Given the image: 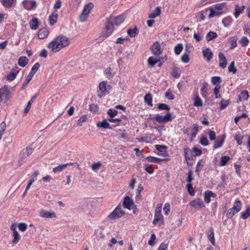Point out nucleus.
Instances as JSON below:
<instances>
[{
    "label": "nucleus",
    "instance_id": "f257e3e1",
    "mask_svg": "<svg viewBox=\"0 0 250 250\" xmlns=\"http://www.w3.org/2000/svg\"><path fill=\"white\" fill-rule=\"evenodd\" d=\"M70 42L67 37L63 35H60L49 42L47 47L51 49L52 52L56 53L62 48L68 46Z\"/></svg>",
    "mask_w": 250,
    "mask_h": 250
},
{
    "label": "nucleus",
    "instance_id": "f03ea898",
    "mask_svg": "<svg viewBox=\"0 0 250 250\" xmlns=\"http://www.w3.org/2000/svg\"><path fill=\"white\" fill-rule=\"evenodd\" d=\"M241 202L239 200H236L233 204V207L228 210L226 214L227 217L229 219L231 218L241 210Z\"/></svg>",
    "mask_w": 250,
    "mask_h": 250
},
{
    "label": "nucleus",
    "instance_id": "7ed1b4c3",
    "mask_svg": "<svg viewBox=\"0 0 250 250\" xmlns=\"http://www.w3.org/2000/svg\"><path fill=\"white\" fill-rule=\"evenodd\" d=\"M94 4L92 2H89L84 5L82 13L79 17V20L81 22H83L86 21L88 16L91 10L93 8Z\"/></svg>",
    "mask_w": 250,
    "mask_h": 250
},
{
    "label": "nucleus",
    "instance_id": "20e7f679",
    "mask_svg": "<svg viewBox=\"0 0 250 250\" xmlns=\"http://www.w3.org/2000/svg\"><path fill=\"white\" fill-rule=\"evenodd\" d=\"M11 93L8 88V86L5 85L0 89V103L3 100L7 102L11 97Z\"/></svg>",
    "mask_w": 250,
    "mask_h": 250
},
{
    "label": "nucleus",
    "instance_id": "39448f33",
    "mask_svg": "<svg viewBox=\"0 0 250 250\" xmlns=\"http://www.w3.org/2000/svg\"><path fill=\"white\" fill-rule=\"evenodd\" d=\"M125 212L122 209V208L119 205L108 216V219L110 220H116L122 217Z\"/></svg>",
    "mask_w": 250,
    "mask_h": 250
},
{
    "label": "nucleus",
    "instance_id": "423d86ee",
    "mask_svg": "<svg viewBox=\"0 0 250 250\" xmlns=\"http://www.w3.org/2000/svg\"><path fill=\"white\" fill-rule=\"evenodd\" d=\"M164 222L163 216L161 214V207H157L155 211L154 218L153 221V224H158L160 226Z\"/></svg>",
    "mask_w": 250,
    "mask_h": 250
},
{
    "label": "nucleus",
    "instance_id": "0eeeda50",
    "mask_svg": "<svg viewBox=\"0 0 250 250\" xmlns=\"http://www.w3.org/2000/svg\"><path fill=\"white\" fill-rule=\"evenodd\" d=\"M154 119L159 123H167L169 121H171L172 120L171 118V114L169 112L167 113V114L165 116L157 114L154 117L151 119V120Z\"/></svg>",
    "mask_w": 250,
    "mask_h": 250
},
{
    "label": "nucleus",
    "instance_id": "6e6552de",
    "mask_svg": "<svg viewBox=\"0 0 250 250\" xmlns=\"http://www.w3.org/2000/svg\"><path fill=\"white\" fill-rule=\"evenodd\" d=\"M114 26L112 22L110 21L109 19L106 20V24L105 25V31L103 33V36L104 37H107L110 36L114 30Z\"/></svg>",
    "mask_w": 250,
    "mask_h": 250
},
{
    "label": "nucleus",
    "instance_id": "1a4fd4ad",
    "mask_svg": "<svg viewBox=\"0 0 250 250\" xmlns=\"http://www.w3.org/2000/svg\"><path fill=\"white\" fill-rule=\"evenodd\" d=\"M189 205L191 207L198 210L205 207L204 202L200 198L192 200L190 202Z\"/></svg>",
    "mask_w": 250,
    "mask_h": 250
},
{
    "label": "nucleus",
    "instance_id": "9d476101",
    "mask_svg": "<svg viewBox=\"0 0 250 250\" xmlns=\"http://www.w3.org/2000/svg\"><path fill=\"white\" fill-rule=\"evenodd\" d=\"M22 5L27 10H32L37 6L36 2L33 0H24L22 2Z\"/></svg>",
    "mask_w": 250,
    "mask_h": 250
},
{
    "label": "nucleus",
    "instance_id": "9b49d317",
    "mask_svg": "<svg viewBox=\"0 0 250 250\" xmlns=\"http://www.w3.org/2000/svg\"><path fill=\"white\" fill-rule=\"evenodd\" d=\"M10 229L13 231V239L12 240V243L13 244H17L21 239V237L16 229V226L12 225Z\"/></svg>",
    "mask_w": 250,
    "mask_h": 250
},
{
    "label": "nucleus",
    "instance_id": "f8f14e48",
    "mask_svg": "<svg viewBox=\"0 0 250 250\" xmlns=\"http://www.w3.org/2000/svg\"><path fill=\"white\" fill-rule=\"evenodd\" d=\"M115 26H119L125 20L123 15H119L117 17H110L108 18Z\"/></svg>",
    "mask_w": 250,
    "mask_h": 250
},
{
    "label": "nucleus",
    "instance_id": "ddd939ff",
    "mask_svg": "<svg viewBox=\"0 0 250 250\" xmlns=\"http://www.w3.org/2000/svg\"><path fill=\"white\" fill-rule=\"evenodd\" d=\"M39 216L44 218H53L56 217L55 212H49L44 209L40 211Z\"/></svg>",
    "mask_w": 250,
    "mask_h": 250
},
{
    "label": "nucleus",
    "instance_id": "4468645a",
    "mask_svg": "<svg viewBox=\"0 0 250 250\" xmlns=\"http://www.w3.org/2000/svg\"><path fill=\"white\" fill-rule=\"evenodd\" d=\"M151 50L152 53L155 55H159L163 51V49L158 42H155L153 43L151 47Z\"/></svg>",
    "mask_w": 250,
    "mask_h": 250
},
{
    "label": "nucleus",
    "instance_id": "2eb2a0df",
    "mask_svg": "<svg viewBox=\"0 0 250 250\" xmlns=\"http://www.w3.org/2000/svg\"><path fill=\"white\" fill-rule=\"evenodd\" d=\"M106 83V81H103L99 84V88L100 91V93H98V95L100 98L105 95V94L107 93Z\"/></svg>",
    "mask_w": 250,
    "mask_h": 250
},
{
    "label": "nucleus",
    "instance_id": "dca6fc26",
    "mask_svg": "<svg viewBox=\"0 0 250 250\" xmlns=\"http://www.w3.org/2000/svg\"><path fill=\"white\" fill-rule=\"evenodd\" d=\"M203 56L205 58L206 60L208 62H209L213 57V53L211 49L207 47L205 49H203Z\"/></svg>",
    "mask_w": 250,
    "mask_h": 250
},
{
    "label": "nucleus",
    "instance_id": "f3484780",
    "mask_svg": "<svg viewBox=\"0 0 250 250\" xmlns=\"http://www.w3.org/2000/svg\"><path fill=\"white\" fill-rule=\"evenodd\" d=\"M219 66L222 68H225L227 64V61L226 57L222 52H219L218 54Z\"/></svg>",
    "mask_w": 250,
    "mask_h": 250
},
{
    "label": "nucleus",
    "instance_id": "a211bd4d",
    "mask_svg": "<svg viewBox=\"0 0 250 250\" xmlns=\"http://www.w3.org/2000/svg\"><path fill=\"white\" fill-rule=\"evenodd\" d=\"M124 208H126L129 210L131 209V207L134 206V202L128 196H125L124 198L123 202Z\"/></svg>",
    "mask_w": 250,
    "mask_h": 250
},
{
    "label": "nucleus",
    "instance_id": "6ab92c4d",
    "mask_svg": "<svg viewBox=\"0 0 250 250\" xmlns=\"http://www.w3.org/2000/svg\"><path fill=\"white\" fill-rule=\"evenodd\" d=\"M216 197V194L213 192L211 191H206L204 193V200L206 203H210L211 200L210 198H215Z\"/></svg>",
    "mask_w": 250,
    "mask_h": 250
},
{
    "label": "nucleus",
    "instance_id": "aec40b11",
    "mask_svg": "<svg viewBox=\"0 0 250 250\" xmlns=\"http://www.w3.org/2000/svg\"><path fill=\"white\" fill-rule=\"evenodd\" d=\"M225 137L223 136H218L217 139L215 140L214 144L213 146L214 149H216L219 147H221L224 142Z\"/></svg>",
    "mask_w": 250,
    "mask_h": 250
},
{
    "label": "nucleus",
    "instance_id": "412c9836",
    "mask_svg": "<svg viewBox=\"0 0 250 250\" xmlns=\"http://www.w3.org/2000/svg\"><path fill=\"white\" fill-rule=\"evenodd\" d=\"M208 237L212 245H215V238L214 230L212 228H210L207 232Z\"/></svg>",
    "mask_w": 250,
    "mask_h": 250
},
{
    "label": "nucleus",
    "instance_id": "4be33fe9",
    "mask_svg": "<svg viewBox=\"0 0 250 250\" xmlns=\"http://www.w3.org/2000/svg\"><path fill=\"white\" fill-rule=\"evenodd\" d=\"M209 10L210 11V14L208 15V18L209 19L212 18L215 16H220L223 13V11H219L216 10L213 7H209Z\"/></svg>",
    "mask_w": 250,
    "mask_h": 250
},
{
    "label": "nucleus",
    "instance_id": "5701e85b",
    "mask_svg": "<svg viewBox=\"0 0 250 250\" xmlns=\"http://www.w3.org/2000/svg\"><path fill=\"white\" fill-rule=\"evenodd\" d=\"M97 126L103 128L112 129V127L110 125L108 121L106 119L103 120L102 122H98L97 124Z\"/></svg>",
    "mask_w": 250,
    "mask_h": 250
},
{
    "label": "nucleus",
    "instance_id": "b1692460",
    "mask_svg": "<svg viewBox=\"0 0 250 250\" xmlns=\"http://www.w3.org/2000/svg\"><path fill=\"white\" fill-rule=\"evenodd\" d=\"M49 32L48 30L45 28L41 29L38 32V37L40 39H44L48 35Z\"/></svg>",
    "mask_w": 250,
    "mask_h": 250
},
{
    "label": "nucleus",
    "instance_id": "393cba45",
    "mask_svg": "<svg viewBox=\"0 0 250 250\" xmlns=\"http://www.w3.org/2000/svg\"><path fill=\"white\" fill-rule=\"evenodd\" d=\"M246 6L243 5L240 7L238 5H235V12L234 13V16L236 19L238 18L240 14L242 13L245 10Z\"/></svg>",
    "mask_w": 250,
    "mask_h": 250
},
{
    "label": "nucleus",
    "instance_id": "a878e982",
    "mask_svg": "<svg viewBox=\"0 0 250 250\" xmlns=\"http://www.w3.org/2000/svg\"><path fill=\"white\" fill-rule=\"evenodd\" d=\"M113 70V68H112L111 67H108L104 70V74L106 78L111 79L114 77L115 73H112Z\"/></svg>",
    "mask_w": 250,
    "mask_h": 250
},
{
    "label": "nucleus",
    "instance_id": "bb28decb",
    "mask_svg": "<svg viewBox=\"0 0 250 250\" xmlns=\"http://www.w3.org/2000/svg\"><path fill=\"white\" fill-rule=\"evenodd\" d=\"M144 101L149 106H152V96L150 93L146 94L144 97Z\"/></svg>",
    "mask_w": 250,
    "mask_h": 250
},
{
    "label": "nucleus",
    "instance_id": "cd10ccee",
    "mask_svg": "<svg viewBox=\"0 0 250 250\" xmlns=\"http://www.w3.org/2000/svg\"><path fill=\"white\" fill-rule=\"evenodd\" d=\"M28 62V60L25 56H21L18 60V64L22 67H24Z\"/></svg>",
    "mask_w": 250,
    "mask_h": 250
},
{
    "label": "nucleus",
    "instance_id": "c85d7f7f",
    "mask_svg": "<svg viewBox=\"0 0 250 250\" xmlns=\"http://www.w3.org/2000/svg\"><path fill=\"white\" fill-rule=\"evenodd\" d=\"M159 61V59H158L157 57L151 56L148 59L147 62L148 64L150 66L152 67L154 66Z\"/></svg>",
    "mask_w": 250,
    "mask_h": 250
},
{
    "label": "nucleus",
    "instance_id": "c756f323",
    "mask_svg": "<svg viewBox=\"0 0 250 250\" xmlns=\"http://www.w3.org/2000/svg\"><path fill=\"white\" fill-rule=\"evenodd\" d=\"M39 25V21L37 18H33L30 22V27L33 30L37 29Z\"/></svg>",
    "mask_w": 250,
    "mask_h": 250
},
{
    "label": "nucleus",
    "instance_id": "7c9ffc66",
    "mask_svg": "<svg viewBox=\"0 0 250 250\" xmlns=\"http://www.w3.org/2000/svg\"><path fill=\"white\" fill-rule=\"evenodd\" d=\"M161 8L160 7H157L154 12L149 14L148 17L151 19L155 18L161 14Z\"/></svg>",
    "mask_w": 250,
    "mask_h": 250
},
{
    "label": "nucleus",
    "instance_id": "2f4dec72",
    "mask_svg": "<svg viewBox=\"0 0 250 250\" xmlns=\"http://www.w3.org/2000/svg\"><path fill=\"white\" fill-rule=\"evenodd\" d=\"M217 37V34L216 32L209 31L207 34L206 39L207 42H209Z\"/></svg>",
    "mask_w": 250,
    "mask_h": 250
},
{
    "label": "nucleus",
    "instance_id": "473e14b6",
    "mask_svg": "<svg viewBox=\"0 0 250 250\" xmlns=\"http://www.w3.org/2000/svg\"><path fill=\"white\" fill-rule=\"evenodd\" d=\"M128 35L131 38L135 37L139 33L137 27H134L133 29H129L127 30Z\"/></svg>",
    "mask_w": 250,
    "mask_h": 250
},
{
    "label": "nucleus",
    "instance_id": "72a5a7b5",
    "mask_svg": "<svg viewBox=\"0 0 250 250\" xmlns=\"http://www.w3.org/2000/svg\"><path fill=\"white\" fill-rule=\"evenodd\" d=\"M57 14L55 13H52V14L49 16V18L50 24L52 25L55 24L57 21Z\"/></svg>",
    "mask_w": 250,
    "mask_h": 250
},
{
    "label": "nucleus",
    "instance_id": "f704fd0d",
    "mask_svg": "<svg viewBox=\"0 0 250 250\" xmlns=\"http://www.w3.org/2000/svg\"><path fill=\"white\" fill-rule=\"evenodd\" d=\"M229 104V100H225L224 99H222L220 103H219L220 109L221 110L225 109Z\"/></svg>",
    "mask_w": 250,
    "mask_h": 250
},
{
    "label": "nucleus",
    "instance_id": "c9c22d12",
    "mask_svg": "<svg viewBox=\"0 0 250 250\" xmlns=\"http://www.w3.org/2000/svg\"><path fill=\"white\" fill-rule=\"evenodd\" d=\"M16 0H1V2L4 7L9 8L16 2Z\"/></svg>",
    "mask_w": 250,
    "mask_h": 250
},
{
    "label": "nucleus",
    "instance_id": "e433bc0d",
    "mask_svg": "<svg viewBox=\"0 0 250 250\" xmlns=\"http://www.w3.org/2000/svg\"><path fill=\"white\" fill-rule=\"evenodd\" d=\"M208 84L207 83H204L203 86L201 89L200 92L201 94L203 97L206 98L207 97V94L208 91Z\"/></svg>",
    "mask_w": 250,
    "mask_h": 250
},
{
    "label": "nucleus",
    "instance_id": "4c0bfd02",
    "mask_svg": "<svg viewBox=\"0 0 250 250\" xmlns=\"http://www.w3.org/2000/svg\"><path fill=\"white\" fill-rule=\"evenodd\" d=\"M181 75V70L178 67H175L173 69L171 75L174 78H178Z\"/></svg>",
    "mask_w": 250,
    "mask_h": 250
},
{
    "label": "nucleus",
    "instance_id": "58836bf2",
    "mask_svg": "<svg viewBox=\"0 0 250 250\" xmlns=\"http://www.w3.org/2000/svg\"><path fill=\"white\" fill-rule=\"evenodd\" d=\"M18 72H10L7 76H5V78L7 80L9 81H12L14 80L18 74Z\"/></svg>",
    "mask_w": 250,
    "mask_h": 250
},
{
    "label": "nucleus",
    "instance_id": "ea45409f",
    "mask_svg": "<svg viewBox=\"0 0 250 250\" xmlns=\"http://www.w3.org/2000/svg\"><path fill=\"white\" fill-rule=\"evenodd\" d=\"M40 66L39 62H36L32 67L29 74L33 77L34 75L36 73Z\"/></svg>",
    "mask_w": 250,
    "mask_h": 250
},
{
    "label": "nucleus",
    "instance_id": "a19ab883",
    "mask_svg": "<svg viewBox=\"0 0 250 250\" xmlns=\"http://www.w3.org/2000/svg\"><path fill=\"white\" fill-rule=\"evenodd\" d=\"M232 22V19L230 17H227L222 20V22L225 27L229 26Z\"/></svg>",
    "mask_w": 250,
    "mask_h": 250
},
{
    "label": "nucleus",
    "instance_id": "79ce46f5",
    "mask_svg": "<svg viewBox=\"0 0 250 250\" xmlns=\"http://www.w3.org/2000/svg\"><path fill=\"white\" fill-rule=\"evenodd\" d=\"M237 39L236 37H232L230 38L229 41L230 43V49H233L237 46Z\"/></svg>",
    "mask_w": 250,
    "mask_h": 250
},
{
    "label": "nucleus",
    "instance_id": "37998d69",
    "mask_svg": "<svg viewBox=\"0 0 250 250\" xmlns=\"http://www.w3.org/2000/svg\"><path fill=\"white\" fill-rule=\"evenodd\" d=\"M193 105L196 107L202 106L203 102L198 95H196L194 100Z\"/></svg>",
    "mask_w": 250,
    "mask_h": 250
},
{
    "label": "nucleus",
    "instance_id": "c03bdc74",
    "mask_svg": "<svg viewBox=\"0 0 250 250\" xmlns=\"http://www.w3.org/2000/svg\"><path fill=\"white\" fill-rule=\"evenodd\" d=\"M212 83L216 85H220L221 78L218 76H213L211 79Z\"/></svg>",
    "mask_w": 250,
    "mask_h": 250
},
{
    "label": "nucleus",
    "instance_id": "a18cd8bd",
    "mask_svg": "<svg viewBox=\"0 0 250 250\" xmlns=\"http://www.w3.org/2000/svg\"><path fill=\"white\" fill-rule=\"evenodd\" d=\"M250 216V207H248L246 210L244 211V212H242L241 213V217H242V218H243V219H247L249 216Z\"/></svg>",
    "mask_w": 250,
    "mask_h": 250
},
{
    "label": "nucleus",
    "instance_id": "49530a36",
    "mask_svg": "<svg viewBox=\"0 0 250 250\" xmlns=\"http://www.w3.org/2000/svg\"><path fill=\"white\" fill-rule=\"evenodd\" d=\"M230 160V157L228 156H224L221 157L220 161V165L221 166H224L226 165L227 163Z\"/></svg>",
    "mask_w": 250,
    "mask_h": 250
},
{
    "label": "nucleus",
    "instance_id": "de8ad7c7",
    "mask_svg": "<svg viewBox=\"0 0 250 250\" xmlns=\"http://www.w3.org/2000/svg\"><path fill=\"white\" fill-rule=\"evenodd\" d=\"M243 137L240 135L239 132H237L234 136V139L236 141L237 143L239 145H241L242 144Z\"/></svg>",
    "mask_w": 250,
    "mask_h": 250
},
{
    "label": "nucleus",
    "instance_id": "09e8293b",
    "mask_svg": "<svg viewBox=\"0 0 250 250\" xmlns=\"http://www.w3.org/2000/svg\"><path fill=\"white\" fill-rule=\"evenodd\" d=\"M204 35L202 33H195L193 35L194 39L197 42H199L201 41L203 38Z\"/></svg>",
    "mask_w": 250,
    "mask_h": 250
},
{
    "label": "nucleus",
    "instance_id": "8fccbe9b",
    "mask_svg": "<svg viewBox=\"0 0 250 250\" xmlns=\"http://www.w3.org/2000/svg\"><path fill=\"white\" fill-rule=\"evenodd\" d=\"M183 47L181 43L176 45L174 48V52L176 55H179L183 50Z\"/></svg>",
    "mask_w": 250,
    "mask_h": 250
},
{
    "label": "nucleus",
    "instance_id": "3c124183",
    "mask_svg": "<svg viewBox=\"0 0 250 250\" xmlns=\"http://www.w3.org/2000/svg\"><path fill=\"white\" fill-rule=\"evenodd\" d=\"M249 40L246 37H242L239 41V43L243 47L247 46L248 45Z\"/></svg>",
    "mask_w": 250,
    "mask_h": 250
},
{
    "label": "nucleus",
    "instance_id": "603ef678",
    "mask_svg": "<svg viewBox=\"0 0 250 250\" xmlns=\"http://www.w3.org/2000/svg\"><path fill=\"white\" fill-rule=\"evenodd\" d=\"M235 62L234 61L232 62L229 64L228 70L229 72H232L233 74H235L237 72V69L234 66Z\"/></svg>",
    "mask_w": 250,
    "mask_h": 250
},
{
    "label": "nucleus",
    "instance_id": "864d4df0",
    "mask_svg": "<svg viewBox=\"0 0 250 250\" xmlns=\"http://www.w3.org/2000/svg\"><path fill=\"white\" fill-rule=\"evenodd\" d=\"M146 159L148 162H153V163H159L160 161H161V159H160L159 158L153 157V156H148L146 158Z\"/></svg>",
    "mask_w": 250,
    "mask_h": 250
},
{
    "label": "nucleus",
    "instance_id": "5fc2aeb1",
    "mask_svg": "<svg viewBox=\"0 0 250 250\" xmlns=\"http://www.w3.org/2000/svg\"><path fill=\"white\" fill-rule=\"evenodd\" d=\"M107 113L109 116L110 118H113L117 115L118 111L116 110L110 108L108 110Z\"/></svg>",
    "mask_w": 250,
    "mask_h": 250
},
{
    "label": "nucleus",
    "instance_id": "6e6d98bb",
    "mask_svg": "<svg viewBox=\"0 0 250 250\" xmlns=\"http://www.w3.org/2000/svg\"><path fill=\"white\" fill-rule=\"evenodd\" d=\"M221 88L220 85H216L214 89V93L215 95V98L218 99L221 97V95L219 94L220 89Z\"/></svg>",
    "mask_w": 250,
    "mask_h": 250
},
{
    "label": "nucleus",
    "instance_id": "4d7b16f0",
    "mask_svg": "<svg viewBox=\"0 0 250 250\" xmlns=\"http://www.w3.org/2000/svg\"><path fill=\"white\" fill-rule=\"evenodd\" d=\"M32 78H33V76H32L31 75L28 74V75H27V76L26 78L25 81L23 82V83L22 84V86L21 87L22 89H23L25 87H26V85L31 80Z\"/></svg>",
    "mask_w": 250,
    "mask_h": 250
},
{
    "label": "nucleus",
    "instance_id": "13d9d810",
    "mask_svg": "<svg viewBox=\"0 0 250 250\" xmlns=\"http://www.w3.org/2000/svg\"><path fill=\"white\" fill-rule=\"evenodd\" d=\"M225 3H217L214 5V8L219 11H222L223 9L225 6Z\"/></svg>",
    "mask_w": 250,
    "mask_h": 250
},
{
    "label": "nucleus",
    "instance_id": "bf43d9fd",
    "mask_svg": "<svg viewBox=\"0 0 250 250\" xmlns=\"http://www.w3.org/2000/svg\"><path fill=\"white\" fill-rule=\"evenodd\" d=\"M187 187L189 194L191 196H194L195 194V191L193 188H192V184L191 183L188 184L187 185Z\"/></svg>",
    "mask_w": 250,
    "mask_h": 250
},
{
    "label": "nucleus",
    "instance_id": "052dcab7",
    "mask_svg": "<svg viewBox=\"0 0 250 250\" xmlns=\"http://www.w3.org/2000/svg\"><path fill=\"white\" fill-rule=\"evenodd\" d=\"M158 108L160 110H166L167 111H169L170 110V107L168 105L165 104H159L158 105Z\"/></svg>",
    "mask_w": 250,
    "mask_h": 250
},
{
    "label": "nucleus",
    "instance_id": "680f3d73",
    "mask_svg": "<svg viewBox=\"0 0 250 250\" xmlns=\"http://www.w3.org/2000/svg\"><path fill=\"white\" fill-rule=\"evenodd\" d=\"M240 95L243 100H247L249 98V92L247 90L242 91Z\"/></svg>",
    "mask_w": 250,
    "mask_h": 250
},
{
    "label": "nucleus",
    "instance_id": "e2e57ef3",
    "mask_svg": "<svg viewBox=\"0 0 250 250\" xmlns=\"http://www.w3.org/2000/svg\"><path fill=\"white\" fill-rule=\"evenodd\" d=\"M64 169H65L64 166L63 164L60 165L59 166L53 168V171L55 173L58 172H61Z\"/></svg>",
    "mask_w": 250,
    "mask_h": 250
},
{
    "label": "nucleus",
    "instance_id": "0e129e2a",
    "mask_svg": "<svg viewBox=\"0 0 250 250\" xmlns=\"http://www.w3.org/2000/svg\"><path fill=\"white\" fill-rule=\"evenodd\" d=\"M165 97L168 100H173L174 98V96L172 93L170 89H168L167 91L166 92Z\"/></svg>",
    "mask_w": 250,
    "mask_h": 250
},
{
    "label": "nucleus",
    "instance_id": "69168bd1",
    "mask_svg": "<svg viewBox=\"0 0 250 250\" xmlns=\"http://www.w3.org/2000/svg\"><path fill=\"white\" fill-rule=\"evenodd\" d=\"M18 228L22 232L25 231L27 228V226L25 223H21L18 225Z\"/></svg>",
    "mask_w": 250,
    "mask_h": 250
},
{
    "label": "nucleus",
    "instance_id": "338daca9",
    "mask_svg": "<svg viewBox=\"0 0 250 250\" xmlns=\"http://www.w3.org/2000/svg\"><path fill=\"white\" fill-rule=\"evenodd\" d=\"M244 33L250 37V25L245 24L243 27Z\"/></svg>",
    "mask_w": 250,
    "mask_h": 250
},
{
    "label": "nucleus",
    "instance_id": "774afa93",
    "mask_svg": "<svg viewBox=\"0 0 250 250\" xmlns=\"http://www.w3.org/2000/svg\"><path fill=\"white\" fill-rule=\"evenodd\" d=\"M200 143L204 146H207L209 144V142L206 137H203L200 140Z\"/></svg>",
    "mask_w": 250,
    "mask_h": 250
}]
</instances>
